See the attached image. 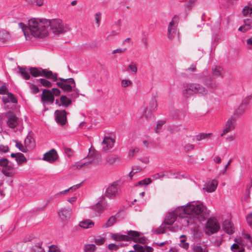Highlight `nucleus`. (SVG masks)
I'll list each match as a JSON object with an SVG mask.
<instances>
[{
	"label": "nucleus",
	"mask_w": 252,
	"mask_h": 252,
	"mask_svg": "<svg viewBox=\"0 0 252 252\" xmlns=\"http://www.w3.org/2000/svg\"><path fill=\"white\" fill-rule=\"evenodd\" d=\"M141 170V168H140V167L137 166L133 167L132 171L129 174L130 178H131V177L134 175V174L140 172Z\"/></svg>",
	"instance_id": "obj_50"
},
{
	"label": "nucleus",
	"mask_w": 252,
	"mask_h": 252,
	"mask_svg": "<svg viewBox=\"0 0 252 252\" xmlns=\"http://www.w3.org/2000/svg\"><path fill=\"white\" fill-rule=\"evenodd\" d=\"M51 92H52L54 96V95L59 96V95H60V94H61V91L59 89L56 88H53L52 89Z\"/></svg>",
	"instance_id": "obj_64"
},
{
	"label": "nucleus",
	"mask_w": 252,
	"mask_h": 252,
	"mask_svg": "<svg viewBox=\"0 0 252 252\" xmlns=\"http://www.w3.org/2000/svg\"><path fill=\"white\" fill-rule=\"evenodd\" d=\"M88 157L89 160L82 163H78L76 165V168L80 169L83 166H89L91 164L96 165L101 162V155L94 149L91 148L89 149V154Z\"/></svg>",
	"instance_id": "obj_3"
},
{
	"label": "nucleus",
	"mask_w": 252,
	"mask_h": 252,
	"mask_svg": "<svg viewBox=\"0 0 252 252\" xmlns=\"http://www.w3.org/2000/svg\"><path fill=\"white\" fill-rule=\"evenodd\" d=\"M137 64L136 63L131 62L128 65L127 71L130 70L133 74H135L137 71Z\"/></svg>",
	"instance_id": "obj_39"
},
{
	"label": "nucleus",
	"mask_w": 252,
	"mask_h": 252,
	"mask_svg": "<svg viewBox=\"0 0 252 252\" xmlns=\"http://www.w3.org/2000/svg\"><path fill=\"white\" fill-rule=\"evenodd\" d=\"M115 143V139L111 137L105 136L101 143L102 149L104 151L111 150Z\"/></svg>",
	"instance_id": "obj_12"
},
{
	"label": "nucleus",
	"mask_w": 252,
	"mask_h": 252,
	"mask_svg": "<svg viewBox=\"0 0 252 252\" xmlns=\"http://www.w3.org/2000/svg\"><path fill=\"white\" fill-rule=\"evenodd\" d=\"M244 22L245 24L240 27L238 30L244 32L251 29L252 20L250 19H245Z\"/></svg>",
	"instance_id": "obj_24"
},
{
	"label": "nucleus",
	"mask_w": 252,
	"mask_h": 252,
	"mask_svg": "<svg viewBox=\"0 0 252 252\" xmlns=\"http://www.w3.org/2000/svg\"><path fill=\"white\" fill-rule=\"evenodd\" d=\"M80 185L81 184H77L75 186H73L70 188H69L68 189H65V190H64L61 192H60V194H64L65 193H66V192L68 191L69 190H75L76 189H77L79 188L80 186Z\"/></svg>",
	"instance_id": "obj_51"
},
{
	"label": "nucleus",
	"mask_w": 252,
	"mask_h": 252,
	"mask_svg": "<svg viewBox=\"0 0 252 252\" xmlns=\"http://www.w3.org/2000/svg\"><path fill=\"white\" fill-rule=\"evenodd\" d=\"M194 90H195V94H198L200 95H205L207 94V89L198 83H194Z\"/></svg>",
	"instance_id": "obj_22"
},
{
	"label": "nucleus",
	"mask_w": 252,
	"mask_h": 252,
	"mask_svg": "<svg viewBox=\"0 0 252 252\" xmlns=\"http://www.w3.org/2000/svg\"><path fill=\"white\" fill-rule=\"evenodd\" d=\"M152 181L150 178H146L143 180L139 181L138 183V185L139 186H143V185H148L151 183Z\"/></svg>",
	"instance_id": "obj_49"
},
{
	"label": "nucleus",
	"mask_w": 252,
	"mask_h": 252,
	"mask_svg": "<svg viewBox=\"0 0 252 252\" xmlns=\"http://www.w3.org/2000/svg\"><path fill=\"white\" fill-rule=\"evenodd\" d=\"M232 252H244L245 249L242 245H241L238 241H236V243H234L230 248Z\"/></svg>",
	"instance_id": "obj_27"
},
{
	"label": "nucleus",
	"mask_w": 252,
	"mask_h": 252,
	"mask_svg": "<svg viewBox=\"0 0 252 252\" xmlns=\"http://www.w3.org/2000/svg\"><path fill=\"white\" fill-rule=\"evenodd\" d=\"M120 160L119 158L115 155H110L106 158V161L109 164H113Z\"/></svg>",
	"instance_id": "obj_32"
},
{
	"label": "nucleus",
	"mask_w": 252,
	"mask_h": 252,
	"mask_svg": "<svg viewBox=\"0 0 252 252\" xmlns=\"http://www.w3.org/2000/svg\"><path fill=\"white\" fill-rule=\"evenodd\" d=\"M48 252H61V251L57 246L53 245L49 247Z\"/></svg>",
	"instance_id": "obj_54"
},
{
	"label": "nucleus",
	"mask_w": 252,
	"mask_h": 252,
	"mask_svg": "<svg viewBox=\"0 0 252 252\" xmlns=\"http://www.w3.org/2000/svg\"><path fill=\"white\" fill-rule=\"evenodd\" d=\"M131 84V82L129 80L124 79L121 81L122 86L124 88H126Z\"/></svg>",
	"instance_id": "obj_55"
},
{
	"label": "nucleus",
	"mask_w": 252,
	"mask_h": 252,
	"mask_svg": "<svg viewBox=\"0 0 252 252\" xmlns=\"http://www.w3.org/2000/svg\"><path fill=\"white\" fill-rule=\"evenodd\" d=\"M67 112L64 110H57L55 112L56 122L59 125H64L66 122Z\"/></svg>",
	"instance_id": "obj_10"
},
{
	"label": "nucleus",
	"mask_w": 252,
	"mask_h": 252,
	"mask_svg": "<svg viewBox=\"0 0 252 252\" xmlns=\"http://www.w3.org/2000/svg\"><path fill=\"white\" fill-rule=\"evenodd\" d=\"M41 100L43 103H52L54 101V96L50 90L44 89L41 96Z\"/></svg>",
	"instance_id": "obj_14"
},
{
	"label": "nucleus",
	"mask_w": 252,
	"mask_h": 252,
	"mask_svg": "<svg viewBox=\"0 0 252 252\" xmlns=\"http://www.w3.org/2000/svg\"><path fill=\"white\" fill-rule=\"evenodd\" d=\"M218 185V181L216 180H213L207 183L204 189L207 192H212L216 190Z\"/></svg>",
	"instance_id": "obj_21"
},
{
	"label": "nucleus",
	"mask_w": 252,
	"mask_h": 252,
	"mask_svg": "<svg viewBox=\"0 0 252 252\" xmlns=\"http://www.w3.org/2000/svg\"><path fill=\"white\" fill-rule=\"evenodd\" d=\"M123 182L117 180L108 185L105 191V196L109 198H113L119 195L121 191V187Z\"/></svg>",
	"instance_id": "obj_4"
},
{
	"label": "nucleus",
	"mask_w": 252,
	"mask_h": 252,
	"mask_svg": "<svg viewBox=\"0 0 252 252\" xmlns=\"http://www.w3.org/2000/svg\"><path fill=\"white\" fill-rule=\"evenodd\" d=\"M95 19L96 22L97 26L98 27L100 24V20L101 19V14L100 12L96 13L94 15Z\"/></svg>",
	"instance_id": "obj_62"
},
{
	"label": "nucleus",
	"mask_w": 252,
	"mask_h": 252,
	"mask_svg": "<svg viewBox=\"0 0 252 252\" xmlns=\"http://www.w3.org/2000/svg\"><path fill=\"white\" fill-rule=\"evenodd\" d=\"M33 139L31 136H27L25 140V145L26 147H32V146Z\"/></svg>",
	"instance_id": "obj_46"
},
{
	"label": "nucleus",
	"mask_w": 252,
	"mask_h": 252,
	"mask_svg": "<svg viewBox=\"0 0 252 252\" xmlns=\"http://www.w3.org/2000/svg\"><path fill=\"white\" fill-rule=\"evenodd\" d=\"M164 174L163 172L157 173L153 175V178L154 180L158 179H161L164 176Z\"/></svg>",
	"instance_id": "obj_57"
},
{
	"label": "nucleus",
	"mask_w": 252,
	"mask_h": 252,
	"mask_svg": "<svg viewBox=\"0 0 252 252\" xmlns=\"http://www.w3.org/2000/svg\"><path fill=\"white\" fill-rule=\"evenodd\" d=\"M194 83H188L185 86V89L182 91L183 95L185 97H189L195 94L194 90Z\"/></svg>",
	"instance_id": "obj_15"
},
{
	"label": "nucleus",
	"mask_w": 252,
	"mask_h": 252,
	"mask_svg": "<svg viewBox=\"0 0 252 252\" xmlns=\"http://www.w3.org/2000/svg\"><path fill=\"white\" fill-rule=\"evenodd\" d=\"M243 14L245 16H251L252 14V7L249 6H245L243 9Z\"/></svg>",
	"instance_id": "obj_42"
},
{
	"label": "nucleus",
	"mask_w": 252,
	"mask_h": 252,
	"mask_svg": "<svg viewBox=\"0 0 252 252\" xmlns=\"http://www.w3.org/2000/svg\"><path fill=\"white\" fill-rule=\"evenodd\" d=\"M79 225L83 228H89L94 226V223L90 220H86L80 221Z\"/></svg>",
	"instance_id": "obj_29"
},
{
	"label": "nucleus",
	"mask_w": 252,
	"mask_h": 252,
	"mask_svg": "<svg viewBox=\"0 0 252 252\" xmlns=\"http://www.w3.org/2000/svg\"><path fill=\"white\" fill-rule=\"evenodd\" d=\"M166 229H168V227L162 222L158 227L153 229V231L154 234H160L165 233Z\"/></svg>",
	"instance_id": "obj_28"
},
{
	"label": "nucleus",
	"mask_w": 252,
	"mask_h": 252,
	"mask_svg": "<svg viewBox=\"0 0 252 252\" xmlns=\"http://www.w3.org/2000/svg\"><path fill=\"white\" fill-rule=\"evenodd\" d=\"M45 24L48 28V34L49 30L56 34L62 33L65 31L64 26L60 19H52L51 20L46 19Z\"/></svg>",
	"instance_id": "obj_5"
},
{
	"label": "nucleus",
	"mask_w": 252,
	"mask_h": 252,
	"mask_svg": "<svg viewBox=\"0 0 252 252\" xmlns=\"http://www.w3.org/2000/svg\"><path fill=\"white\" fill-rule=\"evenodd\" d=\"M58 158V155L57 151L55 149H52L44 154L42 159L52 163L57 160Z\"/></svg>",
	"instance_id": "obj_13"
},
{
	"label": "nucleus",
	"mask_w": 252,
	"mask_h": 252,
	"mask_svg": "<svg viewBox=\"0 0 252 252\" xmlns=\"http://www.w3.org/2000/svg\"><path fill=\"white\" fill-rule=\"evenodd\" d=\"M15 167L13 163L9 162V163L2 169V172L3 174L7 177H11L15 173Z\"/></svg>",
	"instance_id": "obj_17"
},
{
	"label": "nucleus",
	"mask_w": 252,
	"mask_h": 252,
	"mask_svg": "<svg viewBox=\"0 0 252 252\" xmlns=\"http://www.w3.org/2000/svg\"><path fill=\"white\" fill-rule=\"evenodd\" d=\"M16 147L19 149L21 152L25 153L27 152V150L22 143L17 140H15Z\"/></svg>",
	"instance_id": "obj_47"
},
{
	"label": "nucleus",
	"mask_w": 252,
	"mask_h": 252,
	"mask_svg": "<svg viewBox=\"0 0 252 252\" xmlns=\"http://www.w3.org/2000/svg\"><path fill=\"white\" fill-rule=\"evenodd\" d=\"M126 236L127 237V241L132 240L134 242H137L140 236V233L138 231L130 230L128 231Z\"/></svg>",
	"instance_id": "obj_23"
},
{
	"label": "nucleus",
	"mask_w": 252,
	"mask_h": 252,
	"mask_svg": "<svg viewBox=\"0 0 252 252\" xmlns=\"http://www.w3.org/2000/svg\"><path fill=\"white\" fill-rule=\"evenodd\" d=\"M236 118V117L235 114H234L233 116H231L228 119L225 123L224 128L220 133L221 137H223L224 135H226L228 132L232 131L235 128L237 125Z\"/></svg>",
	"instance_id": "obj_7"
},
{
	"label": "nucleus",
	"mask_w": 252,
	"mask_h": 252,
	"mask_svg": "<svg viewBox=\"0 0 252 252\" xmlns=\"http://www.w3.org/2000/svg\"><path fill=\"white\" fill-rule=\"evenodd\" d=\"M96 249V247L94 244H87L84 246V252H94Z\"/></svg>",
	"instance_id": "obj_40"
},
{
	"label": "nucleus",
	"mask_w": 252,
	"mask_h": 252,
	"mask_svg": "<svg viewBox=\"0 0 252 252\" xmlns=\"http://www.w3.org/2000/svg\"><path fill=\"white\" fill-rule=\"evenodd\" d=\"M178 20L179 17L175 16L169 24L168 27V37L169 39H172L176 35H178V32L176 29Z\"/></svg>",
	"instance_id": "obj_8"
},
{
	"label": "nucleus",
	"mask_w": 252,
	"mask_h": 252,
	"mask_svg": "<svg viewBox=\"0 0 252 252\" xmlns=\"http://www.w3.org/2000/svg\"><path fill=\"white\" fill-rule=\"evenodd\" d=\"M192 251L193 252H203V249L200 246H194L192 248Z\"/></svg>",
	"instance_id": "obj_58"
},
{
	"label": "nucleus",
	"mask_w": 252,
	"mask_h": 252,
	"mask_svg": "<svg viewBox=\"0 0 252 252\" xmlns=\"http://www.w3.org/2000/svg\"><path fill=\"white\" fill-rule=\"evenodd\" d=\"M107 207V204L105 202L103 201H99L96 205L95 210L98 212L100 213L102 211L104 210Z\"/></svg>",
	"instance_id": "obj_34"
},
{
	"label": "nucleus",
	"mask_w": 252,
	"mask_h": 252,
	"mask_svg": "<svg viewBox=\"0 0 252 252\" xmlns=\"http://www.w3.org/2000/svg\"><path fill=\"white\" fill-rule=\"evenodd\" d=\"M206 227L211 233H217L220 229V226L217 220L210 218L206 222Z\"/></svg>",
	"instance_id": "obj_9"
},
{
	"label": "nucleus",
	"mask_w": 252,
	"mask_h": 252,
	"mask_svg": "<svg viewBox=\"0 0 252 252\" xmlns=\"http://www.w3.org/2000/svg\"><path fill=\"white\" fill-rule=\"evenodd\" d=\"M27 83L30 86V89L32 94H36L39 92V89L37 86L29 82Z\"/></svg>",
	"instance_id": "obj_43"
},
{
	"label": "nucleus",
	"mask_w": 252,
	"mask_h": 252,
	"mask_svg": "<svg viewBox=\"0 0 252 252\" xmlns=\"http://www.w3.org/2000/svg\"><path fill=\"white\" fill-rule=\"evenodd\" d=\"M71 92H72V93L69 94L70 99H71V100L72 99H75L79 96V90L78 89H72Z\"/></svg>",
	"instance_id": "obj_45"
},
{
	"label": "nucleus",
	"mask_w": 252,
	"mask_h": 252,
	"mask_svg": "<svg viewBox=\"0 0 252 252\" xmlns=\"http://www.w3.org/2000/svg\"><path fill=\"white\" fill-rule=\"evenodd\" d=\"M9 151V147L2 145H0V154L7 153Z\"/></svg>",
	"instance_id": "obj_56"
},
{
	"label": "nucleus",
	"mask_w": 252,
	"mask_h": 252,
	"mask_svg": "<svg viewBox=\"0 0 252 252\" xmlns=\"http://www.w3.org/2000/svg\"><path fill=\"white\" fill-rule=\"evenodd\" d=\"M139 150V149L137 147L131 148L129 150L128 152V156L129 157H133L136 153H137Z\"/></svg>",
	"instance_id": "obj_52"
},
{
	"label": "nucleus",
	"mask_w": 252,
	"mask_h": 252,
	"mask_svg": "<svg viewBox=\"0 0 252 252\" xmlns=\"http://www.w3.org/2000/svg\"><path fill=\"white\" fill-rule=\"evenodd\" d=\"M247 222L249 223V225L251 228H252V213L249 214L247 218Z\"/></svg>",
	"instance_id": "obj_63"
},
{
	"label": "nucleus",
	"mask_w": 252,
	"mask_h": 252,
	"mask_svg": "<svg viewBox=\"0 0 252 252\" xmlns=\"http://www.w3.org/2000/svg\"><path fill=\"white\" fill-rule=\"evenodd\" d=\"M133 248L136 252H145V249L144 248L139 244H135L133 246Z\"/></svg>",
	"instance_id": "obj_48"
},
{
	"label": "nucleus",
	"mask_w": 252,
	"mask_h": 252,
	"mask_svg": "<svg viewBox=\"0 0 252 252\" xmlns=\"http://www.w3.org/2000/svg\"><path fill=\"white\" fill-rule=\"evenodd\" d=\"M194 2H192V1L189 0L188 2L187 3V4L185 5V7L188 10H190L193 6H194Z\"/></svg>",
	"instance_id": "obj_60"
},
{
	"label": "nucleus",
	"mask_w": 252,
	"mask_h": 252,
	"mask_svg": "<svg viewBox=\"0 0 252 252\" xmlns=\"http://www.w3.org/2000/svg\"><path fill=\"white\" fill-rule=\"evenodd\" d=\"M2 100L3 102L4 103L10 102L14 103H17V100L12 93H8L6 96L2 97Z\"/></svg>",
	"instance_id": "obj_25"
},
{
	"label": "nucleus",
	"mask_w": 252,
	"mask_h": 252,
	"mask_svg": "<svg viewBox=\"0 0 252 252\" xmlns=\"http://www.w3.org/2000/svg\"><path fill=\"white\" fill-rule=\"evenodd\" d=\"M19 70L18 73L20 74L21 77H22L25 80H29L30 78V75L28 71L25 68L20 66H18Z\"/></svg>",
	"instance_id": "obj_26"
},
{
	"label": "nucleus",
	"mask_w": 252,
	"mask_h": 252,
	"mask_svg": "<svg viewBox=\"0 0 252 252\" xmlns=\"http://www.w3.org/2000/svg\"><path fill=\"white\" fill-rule=\"evenodd\" d=\"M6 117L7 118V125L12 128L16 127L19 124V120L15 114L12 112L6 113Z\"/></svg>",
	"instance_id": "obj_11"
},
{
	"label": "nucleus",
	"mask_w": 252,
	"mask_h": 252,
	"mask_svg": "<svg viewBox=\"0 0 252 252\" xmlns=\"http://www.w3.org/2000/svg\"><path fill=\"white\" fill-rule=\"evenodd\" d=\"M45 19L33 18L29 20L28 28L32 35L42 38L48 36V28Z\"/></svg>",
	"instance_id": "obj_2"
},
{
	"label": "nucleus",
	"mask_w": 252,
	"mask_h": 252,
	"mask_svg": "<svg viewBox=\"0 0 252 252\" xmlns=\"http://www.w3.org/2000/svg\"><path fill=\"white\" fill-rule=\"evenodd\" d=\"M105 242V239L103 238H96L94 240V243L97 245H101Z\"/></svg>",
	"instance_id": "obj_59"
},
{
	"label": "nucleus",
	"mask_w": 252,
	"mask_h": 252,
	"mask_svg": "<svg viewBox=\"0 0 252 252\" xmlns=\"http://www.w3.org/2000/svg\"><path fill=\"white\" fill-rule=\"evenodd\" d=\"M205 208L203 203L199 201H193L188 203L186 206L177 207L175 211L168 213L163 222L171 231H175V229L172 226L178 216L181 218V222L183 226H187L196 223L197 221H204Z\"/></svg>",
	"instance_id": "obj_1"
},
{
	"label": "nucleus",
	"mask_w": 252,
	"mask_h": 252,
	"mask_svg": "<svg viewBox=\"0 0 252 252\" xmlns=\"http://www.w3.org/2000/svg\"><path fill=\"white\" fill-rule=\"evenodd\" d=\"M111 238L116 241H127V237L126 235H122L119 233L113 234L111 235Z\"/></svg>",
	"instance_id": "obj_31"
},
{
	"label": "nucleus",
	"mask_w": 252,
	"mask_h": 252,
	"mask_svg": "<svg viewBox=\"0 0 252 252\" xmlns=\"http://www.w3.org/2000/svg\"><path fill=\"white\" fill-rule=\"evenodd\" d=\"M157 102L155 98H152L150 102V111H155L157 108Z\"/></svg>",
	"instance_id": "obj_41"
},
{
	"label": "nucleus",
	"mask_w": 252,
	"mask_h": 252,
	"mask_svg": "<svg viewBox=\"0 0 252 252\" xmlns=\"http://www.w3.org/2000/svg\"><path fill=\"white\" fill-rule=\"evenodd\" d=\"M16 160L18 164L20 165L26 162L27 161V159L23 154L19 153L17 154Z\"/></svg>",
	"instance_id": "obj_37"
},
{
	"label": "nucleus",
	"mask_w": 252,
	"mask_h": 252,
	"mask_svg": "<svg viewBox=\"0 0 252 252\" xmlns=\"http://www.w3.org/2000/svg\"><path fill=\"white\" fill-rule=\"evenodd\" d=\"M41 74L42 76H43L48 79H51L54 82L57 81L58 78L57 73H54L52 71L46 69H42Z\"/></svg>",
	"instance_id": "obj_20"
},
{
	"label": "nucleus",
	"mask_w": 252,
	"mask_h": 252,
	"mask_svg": "<svg viewBox=\"0 0 252 252\" xmlns=\"http://www.w3.org/2000/svg\"><path fill=\"white\" fill-rule=\"evenodd\" d=\"M57 81L56 85L58 87L66 92H70L76 86L75 82L72 78L67 79L59 78Z\"/></svg>",
	"instance_id": "obj_6"
},
{
	"label": "nucleus",
	"mask_w": 252,
	"mask_h": 252,
	"mask_svg": "<svg viewBox=\"0 0 252 252\" xmlns=\"http://www.w3.org/2000/svg\"><path fill=\"white\" fill-rule=\"evenodd\" d=\"M116 221V218L114 216H111L106 223L105 226L106 227H110L113 225Z\"/></svg>",
	"instance_id": "obj_44"
},
{
	"label": "nucleus",
	"mask_w": 252,
	"mask_h": 252,
	"mask_svg": "<svg viewBox=\"0 0 252 252\" xmlns=\"http://www.w3.org/2000/svg\"><path fill=\"white\" fill-rule=\"evenodd\" d=\"M211 135V133H200L195 136V139L196 141H201L202 140L210 138Z\"/></svg>",
	"instance_id": "obj_36"
},
{
	"label": "nucleus",
	"mask_w": 252,
	"mask_h": 252,
	"mask_svg": "<svg viewBox=\"0 0 252 252\" xmlns=\"http://www.w3.org/2000/svg\"><path fill=\"white\" fill-rule=\"evenodd\" d=\"M222 226L224 232L228 234H232L234 232L233 224L228 220H225L223 221Z\"/></svg>",
	"instance_id": "obj_18"
},
{
	"label": "nucleus",
	"mask_w": 252,
	"mask_h": 252,
	"mask_svg": "<svg viewBox=\"0 0 252 252\" xmlns=\"http://www.w3.org/2000/svg\"><path fill=\"white\" fill-rule=\"evenodd\" d=\"M9 160L5 158L0 159V166L5 168L9 163Z\"/></svg>",
	"instance_id": "obj_53"
},
{
	"label": "nucleus",
	"mask_w": 252,
	"mask_h": 252,
	"mask_svg": "<svg viewBox=\"0 0 252 252\" xmlns=\"http://www.w3.org/2000/svg\"><path fill=\"white\" fill-rule=\"evenodd\" d=\"M194 145L188 143L185 146V150L187 152L191 150H192L194 149Z\"/></svg>",
	"instance_id": "obj_61"
},
{
	"label": "nucleus",
	"mask_w": 252,
	"mask_h": 252,
	"mask_svg": "<svg viewBox=\"0 0 252 252\" xmlns=\"http://www.w3.org/2000/svg\"><path fill=\"white\" fill-rule=\"evenodd\" d=\"M60 218L63 220H67L70 217L71 210L69 208H63L58 212Z\"/></svg>",
	"instance_id": "obj_19"
},
{
	"label": "nucleus",
	"mask_w": 252,
	"mask_h": 252,
	"mask_svg": "<svg viewBox=\"0 0 252 252\" xmlns=\"http://www.w3.org/2000/svg\"><path fill=\"white\" fill-rule=\"evenodd\" d=\"M223 74V69L220 66H214L212 68V75L214 77L221 76Z\"/></svg>",
	"instance_id": "obj_30"
},
{
	"label": "nucleus",
	"mask_w": 252,
	"mask_h": 252,
	"mask_svg": "<svg viewBox=\"0 0 252 252\" xmlns=\"http://www.w3.org/2000/svg\"><path fill=\"white\" fill-rule=\"evenodd\" d=\"M56 104L59 106L67 107L71 104V100L66 95H62L60 99L56 100Z\"/></svg>",
	"instance_id": "obj_16"
},
{
	"label": "nucleus",
	"mask_w": 252,
	"mask_h": 252,
	"mask_svg": "<svg viewBox=\"0 0 252 252\" xmlns=\"http://www.w3.org/2000/svg\"><path fill=\"white\" fill-rule=\"evenodd\" d=\"M42 242L39 241L35 246L31 249L32 252H45L44 249L42 248Z\"/></svg>",
	"instance_id": "obj_33"
},
{
	"label": "nucleus",
	"mask_w": 252,
	"mask_h": 252,
	"mask_svg": "<svg viewBox=\"0 0 252 252\" xmlns=\"http://www.w3.org/2000/svg\"><path fill=\"white\" fill-rule=\"evenodd\" d=\"M29 70L30 74L34 77L42 76V70H40L36 67H30Z\"/></svg>",
	"instance_id": "obj_35"
},
{
	"label": "nucleus",
	"mask_w": 252,
	"mask_h": 252,
	"mask_svg": "<svg viewBox=\"0 0 252 252\" xmlns=\"http://www.w3.org/2000/svg\"><path fill=\"white\" fill-rule=\"evenodd\" d=\"M36 81L40 82V84L45 87L50 88L52 86V83L48 80L44 78L36 79Z\"/></svg>",
	"instance_id": "obj_38"
}]
</instances>
